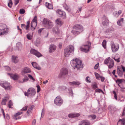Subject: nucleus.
<instances>
[{"mask_svg": "<svg viewBox=\"0 0 125 125\" xmlns=\"http://www.w3.org/2000/svg\"><path fill=\"white\" fill-rule=\"evenodd\" d=\"M118 84L122 89H125V80L123 79H118Z\"/></svg>", "mask_w": 125, "mask_h": 125, "instance_id": "nucleus-11", "label": "nucleus"}, {"mask_svg": "<svg viewBox=\"0 0 125 125\" xmlns=\"http://www.w3.org/2000/svg\"><path fill=\"white\" fill-rule=\"evenodd\" d=\"M12 61L14 63H16L18 61V60L17 56H13L12 57Z\"/></svg>", "mask_w": 125, "mask_h": 125, "instance_id": "nucleus-28", "label": "nucleus"}, {"mask_svg": "<svg viewBox=\"0 0 125 125\" xmlns=\"http://www.w3.org/2000/svg\"><path fill=\"white\" fill-rule=\"evenodd\" d=\"M118 74L120 76H122L123 74L122 71L120 70V69L118 68Z\"/></svg>", "mask_w": 125, "mask_h": 125, "instance_id": "nucleus-36", "label": "nucleus"}, {"mask_svg": "<svg viewBox=\"0 0 125 125\" xmlns=\"http://www.w3.org/2000/svg\"><path fill=\"white\" fill-rule=\"evenodd\" d=\"M52 31L54 33L57 34H59V33L60 30L57 26L54 27L52 29Z\"/></svg>", "mask_w": 125, "mask_h": 125, "instance_id": "nucleus-22", "label": "nucleus"}, {"mask_svg": "<svg viewBox=\"0 0 125 125\" xmlns=\"http://www.w3.org/2000/svg\"><path fill=\"white\" fill-rule=\"evenodd\" d=\"M123 23V18L120 19L118 21V25L121 26Z\"/></svg>", "mask_w": 125, "mask_h": 125, "instance_id": "nucleus-34", "label": "nucleus"}, {"mask_svg": "<svg viewBox=\"0 0 125 125\" xmlns=\"http://www.w3.org/2000/svg\"><path fill=\"white\" fill-rule=\"evenodd\" d=\"M32 64L33 67L35 68L38 69V70H40L41 69V68L38 66L36 62H32L31 63Z\"/></svg>", "mask_w": 125, "mask_h": 125, "instance_id": "nucleus-29", "label": "nucleus"}, {"mask_svg": "<svg viewBox=\"0 0 125 125\" xmlns=\"http://www.w3.org/2000/svg\"><path fill=\"white\" fill-rule=\"evenodd\" d=\"M54 103L56 105H61L62 104L63 101L59 96H58L54 100Z\"/></svg>", "mask_w": 125, "mask_h": 125, "instance_id": "nucleus-12", "label": "nucleus"}, {"mask_svg": "<svg viewBox=\"0 0 125 125\" xmlns=\"http://www.w3.org/2000/svg\"><path fill=\"white\" fill-rule=\"evenodd\" d=\"M8 74L10 75L11 78L14 80H16L18 78L19 75L16 73L14 74H10L9 73Z\"/></svg>", "mask_w": 125, "mask_h": 125, "instance_id": "nucleus-25", "label": "nucleus"}, {"mask_svg": "<svg viewBox=\"0 0 125 125\" xmlns=\"http://www.w3.org/2000/svg\"><path fill=\"white\" fill-rule=\"evenodd\" d=\"M92 87L94 89L98 88L97 85L96 84H93L92 85Z\"/></svg>", "mask_w": 125, "mask_h": 125, "instance_id": "nucleus-50", "label": "nucleus"}, {"mask_svg": "<svg viewBox=\"0 0 125 125\" xmlns=\"http://www.w3.org/2000/svg\"><path fill=\"white\" fill-rule=\"evenodd\" d=\"M0 85L4 88L5 90H10L11 88L10 83L7 82L1 81L0 83Z\"/></svg>", "mask_w": 125, "mask_h": 125, "instance_id": "nucleus-5", "label": "nucleus"}, {"mask_svg": "<svg viewBox=\"0 0 125 125\" xmlns=\"http://www.w3.org/2000/svg\"><path fill=\"white\" fill-rule=\"evenodd\" d=\"M109 63L108 66L109 69L111 68L114 66V62L112 59H111L110 57H108V59H106L104 60V63L106 64H107L108 63Z\"/></svg>", "mask_w": 125, "mask_h": 125, "instance_id": "nucleus-9", "label": "nucleus"}, {"mask_svg": "<svg viewBox=\"0 0 125 125\" xmlns=\"http://www.w3.org/2000/svg\"><path fill=\"white\" fill-rule=\"evenodd\" d=\"M91 117L92 119H95L96 118V116L95 115H91Z\"/></svg>", "mask_w": 125, "mask_h": 125, "instance_id": "nucleus-57", "label": "nucleus"}, {"mask_svg": "<svg viewBox=\"0 0 125 125\" xmlns=\"http://www.w3.org/2000/svg\"><path fill=\"white\" fill-rule=\"evenodd\" d=\"M74 47L72 45L67 47L64 50V55L66 57H68L71 53L73 52Z\"/></svg>", "mask_w": 125, "mask_h": 125, "instance_id": "nucleus-3", "label": "nucleus"}, {"mask_svg": "<svg viewBox=\"0 0 125 125\" xmlns=\"http://www.w3.org/2000/svg\"><path fill=\"white\" fill-rule=\"evenodd\" d=\"M111 45L112 52H116L117 51V49L114 43L111 42Z\"/></svg>", "mask_w": 125, "mask_h": 125, "instance_id": "nucleus-18", "label": "nucleus"}, {"mask_svg": "<svg viewBox=\"0 0 125 125\" xmlns=\"http://www.w3.org/2000/svg\"><path fill=\"white\" fill-rule=\"evenodd\" d=\"M9 31V29L6 28V25L5 24H0V35L7 33Z\"/></svg>", "mask_w": 125, "mask_h": 125, "instance_id": "nucleus-6", "label": "nucleus"}, {"mask_svg": "<svg viewBox=\"0 0 125 125\" xmlns=\"http://www.w3.org/2000/svg\"><path fill=\"white\" fill-rule=\"evenodd\" d=\"M91 43L87 42L86 43L83 45L80 48V49L81 51L85 52H88L89 51V48L91 47Z\"/></svg>", "mask_w": 125, "mask_h": 125, "instance_id": "nucleus-4", "label": "nucleus"}, {"mask_svg": "<svg viewBox=\"0 0 125 125\" xmlns=\"http://www.w3.org/2000/svg\"><path fill=\"white\" fill-rule=\"evenodd\" d=\"M63 6L67 11L70 12L71 10V8L69 6L67 5L66 3H64L63 4Z\"/></svg>", "mask_w": 125, "mask_h": 125, "instance_id": "nucleus-26", "label": "nucleus"}, {"mask_svg": "<svg viewBox=\"0 0 125 125\" xmlns=\"http://www.w3.org/2000/svg\"><path fill=\"white\" fill-rule=\"evenodd\" d=\"M113 94H114L115 98V99L117 100V96L116 95V93L115 92V91H113Z\"/></svg>", "mask_w": 125, "mask_h": 125, "instance_id": "nucleus-49", "label": "nucleus"}, {"mask_svg": "<svg viewBox=\"0 0 125 125\" xmlns=\"http://www.w3.org/2000/svg\"><path fill=\"white\" fill-rule=\"evenodd\" d=\"M100 78H101V81L102 82H103L105 79V78L102 76H101Z\"/></svg>", "mask_w": 125, "mask_h": 125, "instance_id": "nucleus-54", "label": "nucleus"}, {"mask_svg": "<svg viewBox=\"0 0 125 125\" xmlns=\"http://www.w3.org/2000/svg\"><path fill=\"white\" fill-rule=\"evenodd\" d=\"M30 52L31 53L35 55L36 56L38 57L42 56V55L39 52L33 49H31L30 51Z\"/></svg>", "mask_w": 125, "mask_h": 125, "instance_id": "nucleus-13", "label": "nucleus"}, {"mask_svg": "<svg viewBox=\"0 0 125 125\" xmlns=\"http://www.w3.org/2000/svg\"><path fill=\"white\" fill-rule=\"evenodd\" d=\"M19 0H15V5H16L19 2Z\"/></svg>", "mask_w": 125, "mask_h": 125, "instance_id": "nucleus-53", "label": "nucleus"}, {"mask_svg": "<svg viewBox=\"0 0 125 125\" xmlns=\"http://www.w3.org/2000/svg\"><path fill=\"white\" fill-rule=\"evenodd\" d=\"M89 76H88V77H87L86 78L85 80H86V81L88 83H90L91 82V81L89 80Z\"/></svg>", "mask_w": 125, "mask_h": 125, "instance_id": "nucleus-46", "label": "nucleus"}, {"mask_svg": "<svg viewBox=\"0 0 125 125\" xmlns=\"http://www.w3.org/2000/svg\"><path fill=\"white\" fill-rule=\"evenodd\" d=\"M28 106L27 105L25 106L24 107H23L21 109V111H26L27 109Z\"/></svg>", "mask_w": 125, "mask_h": 125, "instance_id": "nucleus-47", "label": "nucleus"}, {"mask_svg": "<svg viewBox=\"0 0 125 125\" xmlns=\"http://www.w3.org/2000/svg\"><path fill=\"white\" fill-rule=\"evenodd\" d=\"M22 113L21 112H20L16 113L13 116V118L15 120L20 119L21 118V117L19 115L22 114Z\"/></svg>", "mask_w": 125, "mask_h": 125, "instance_id": "nucleus-17", "label": "nucleus"}, {"mask_svg": "<svg viewBox=\"0 0 125 125\" xmlns=\"http://www.w3.org/2000/svg\"><path fill=\"white\" fill-rule=\"evenodd\" d=\"M106 41L105 40H104L102 42V46L105 49L106 48Z\"/></svg>", "mask_w": 125, "mask_h": 125, "instance_id": "nucleus-37", "label": "nucleus"}, {"mask_svg": "<svg viewBox=\"0 0 125 125\" xmlns=\"http://www.w3.org/2000/svg\"><path fill=\"white\" fill-rule=\"evenodd\" d=\"M33 24L32 22H31V30L32 31H33L35 29V27L37 26V25H36L35 24V25H33Z\"/></svg>", "mask_w": 125, "mask_h": 125, "instance_id": "nucleus-35", "label": "nucleus"}, {"mask_svg": "<svg viewBox=\"0 0 125 125\" xmlns=\"http://www.w3.org/2000/svg\"><path fill=\"white\" fill-rule=\"evenodd\" d=\"M36 92L35 89L33 88L29 89L27 92L24 93V94L26 96H33L35 94Z\"/></svg>", "mask_w": 125, "mask_h": 125, "instance_id": "nucleus-10", "label": "nucleus"}, {"mask_svg": "<svg viewBox=\"0 0 125 125\" xmlns=\"http://www.w3.org/2000/svg\"><path fill=\"white\" fill-rule=\"evenodd\" d=\"M118 123H120L121 124V125H125V118L120 119Z\"/></svg>", "mask_w": 125, "mask_h": 125, "instance_id": "nucleus-33", "label": "nucleus"}, {"mask_svg": "<svg viewBox=\"0 0 125 125\" xmlns=\"http://www.w3.org/2000/svg\"><path fill=\"white\" fill-rule=\"evenodd\" d=\"M9 96L8 95L5 96L4 98L2 99V101L1 102V104L3 105H6L7 101L9 100Z\"/></svg>", "mask_w": 125, "mask_h": 125, "instance_id": "nucleus-20", "label": "nucleus"}, {"mask_svg": "<svg viewBox=\"0 0 125 125\" xmlns=\"http://www.w3.org/2000/svg\"><path fill=\"white\" fill-rule=\"evenodd\" d=\"M56 46L54 44H51L50 45L49 49V52L50 53L54 52L56 50Z\"/></svg>", "mask_w": 125, "mask_h": 125, "instance_id": "nucleus-15", "label": "nucleus"}, {"mask_svg": "<svg viewBox=\"0 0 125 125\" xmlns=\"http://www.w3.org/2000/svg\"><path fill=\"white\" fill-rule=\"evenodd\" d=\"M36 121L35 119H34L32 122V125H35Z\"/></svg>", "mask_w": 125, "mask_h": 125, "instance_id": "nucleus-55", "label": "nucleus"}, {"mask_svg": "<svg viewBox=\"0 0 125 125\" xmlns=\"http://www.w3.org/2000/svg\"><path fill=\"white\" fill-rule=\"evenodd\" d=\"M24 78L22 80H21L19 81V83H23L25 82L28 81L29 80L28 77L26 75L24 76Z\"/></svg>", "mask_w": 125, "mask_h": 125, "instance_id": "nucleus-23", "label": "nucleus"}, {"mask_svg": "<svg viewBox=\"0 0 125 125\" xmlns=\"http://www.w3.org/2000/svg\"><path fill=\"white\" fill-rule=\"evenodd\" d=\"M122 68L124 72L125 71V67L123 66H122Z\"/></svg>", "mask_w": 125, "mask_h": 125, "instance_id": "nucleus-62", "label": "nucleus"}, {"mask_svg": "<svg viewBox=\"0 0 125 125\" xmlns=\"http://www.w3.org/2000/svg\"><path fill=\"white\" fill-rule=\"evenodd\" d=\"M44 111V109L43 108L42 109V113H41V117H42V116H43L44 115V113H43V112Z\"/></svg>", "mask_w": 125, "mask_h": 125, "instance_id": "nucleus-59", "label": "nucleus"}, {"mask_svg": "<svg viewBox=\"0 0 125 125\" xmlns=\"http://www.w3.org/2000/svg\"><path fill=\"white\" fill-rule=\"evenodd\" d=\"M20 13L21 14H23L25 12V10L23 9H21L20 10Z\"/></svg>", "mask_w": 125, "mask_h": 125, "instance_id": "nucleus-43", "label": "nucleus"}, {"mask_svg": "<svg viewBox=\"0 0 125 125\" xmlns=\"http://www.w3.org/2000/svg\"><path fill=\"white\" fill-rule=\"evenodd\" d=\"M99 63H97V64L95 65V66L94 67V69H96L98 68L99 66Z\"/></svg>", "mask_w": 125, "mask_h": 125, "instance_id": "nucleus-52", "label": "nucleus"}, {"mask_svg": "<svg viewBox=\"0 0 125 125\" xmlns=\"http://www.w3.org/2000/svg\"><path fill=\"white\" fill-rule=\"evenodd\" d=\"M96 92H101L102 91V90L101 89H96Z\"/></svg>", "mask_w": 125, "mask_h": 125, "instance_id": "nucleus-61", "label": "nucleus"}, {"mask_svg": "<svg viewBox=\"0 0 125 125\" xmlns=\"http://www.w3.org/2000/svg\"><path fill=\"white\" fill-rule=\"evenodd\" d=\"M56 24L60 26H61L63 23V21L60 19H57L55 21Z\"/></svg>", "mask_w": 125, "mask_h": 125, "instance_id": "nucleus-24", "label": "nucleus"}, {"mask_svg": "<svg viewBox=\"0 0 125 125\" xmlns=\"http://www.w3.org/2000/svg\"><path fill=\"white\" fill-rule=\"evenodd\" d=\"M125 115V106L124 107L123 110V112L121 115L122 116H124Z\"/></svg>", "mask_w": 125, "mask_h": 125, "instance_id": "nucleus-48", "label": "nucleus"}, {"mask_svg": "<svg viewBox=\"0 0 125 125\" xmlns=\"http://www.w3.org/2000/svg\"><path fill=\"white\" fill-rule=\"evenodd\" d=\"M59 47V48H61L62 46V44L61 43H59L58 45Z\"/></svg>", "mask_w": 125, "mask_h": 125, "instance_id": "nucleus-60", "label": "nucleus"}, {"mask_svg": "<svg viewBox=\"0 0 125 125\" xmlns=\"http://www.w3.org/2000/svg\"><path fill=\"white\" fill-rule=\"evenodd\" d=\"M43 23L48 29H51L53 26V23L50 20L46 18H44Z\"/></svg>", "mask_w": 125, "mask_h": 125, "instance_id": "nucleus-8", "label": "nucleus"}, {"mask_svg": "<svg viewBox=\"0 0 125 125\" xmlns=\"http://www.w3.org/2000/svg\"><path fill=\"white\" fill-rule=\"evenodd\" d=\"M12 4V3L11 0H10L9 2L8 3V6L10 7L11 8V5Z\"/></svg>", "mask_w": 125, "mask_h": 125, "instance_id": "nucleus-42", "label": "nucleus"}, {"mask_svg": "<svg viewBox=\"0 0 125 125\" xmlns=\"http://www.w3.org/2000/svg\"><path fill=\"white\" fill-rule=\"evenodd\" d=\"M13 105V103H12V101L10 100L9 103L8 104V106L10 108H11V106H12Z\"/></svg>", "mask_w": 125, "mask_h": 125, "instance_id": "nucleus-41", "label": "nucleus"}, {"mask_svg": "<svg viewBox=\"0 0 125 125\" xmlns=\"http://www.w3.org/2000/svg\"><path fill=\"white\" fill-rule=\"evenodd\" d=\"M6 116L7 118L8 119H10V117L8 115H6Z\"/></svg>", "mask_w": 125, "mask_h": 125, "instance_id": "nucleus-63", "label": "nucleus"}, {"mask_svg": "<svg viewBox=\"0 0 125 125\" xmlns=\"http://www.w3.org/2000/svg\"><path fill=\"white\" fill-rule=\"evenodd\" d=\"M94 74L96 79L97 80H99L100 78L101 77L100 76V75L99 74L96 73H95Z\"/></svg>", "mask_w": 125, "mask_h": 125, "instance_id": "nucleus-39", "label": "nucleus"}, {"mask_svg": "<svg viewBox=\"0 0 125 125\" xmlns=\"http://www.w3.org/2000/svg\"><path fill=\"white\" fill-rule=\"evenodd\" d=\"M90 122L87 120H83L81 121L79 123V125H90Z\"/></svg>", "mask_w": 125, "mask_h": 125, "instance_id": "nucleus-19", "label": "nucleus"}, {"mask_svg": "<svg viewBox=\"0 0 125 125\" xmlns=\"http://www.w3.org/2000/svg\"><path fill=\"white\" fill-rule=\"evenodd\" d=\"M68 73L67 69L66 68H62L59 74V77L60 78H64L67 76Z\"/></svg>", "mask_w": 125, "mask_h": 125, "instance_id": "nucleus-7", "label": "nucleus"}, {"mask_svg": "<svg viewBox=\"0 0 125 125\" xmlns=\"http://www.w3.org/2000/svg\"><path fill=\"white\" fill-rule=\"evenodd\" d=\"M104 17L105 19V20L103 22L102 24L104 25H107L108 24L109 20L105 16Z\"/></svg>", "mask_w": 125, "mask_h": 125, "instance_id": "nucleus-30", "label": "nucleus"}, {"mask_svg": "<svg viewBox=\"0 0 125 125\" xmlns=\"http://www.w3.org/2000/svg\"><path fill=\"white\" fill-rule=\"evenodd\" d=\"M5 68L6 70L7 71H9L10 70V68L8 66H5Z\"/></svg>", "mask_w": 125, "mask_h": 125, "instance_id": "nucleus-45", "label": "nucleus"}, {"mask_svg": "<svg viewBox=\"0 0 125 125\" xmlns=\"http://www.w3.org/2000/svg\"><path fill=\"white\" fill-rule=\"evenodd\" d=\"M30 23V21H28L27 22V25L26 26H25L26 28L25 29L26 30H28L29 29V25Z\"/></svg>", "mask_w": 125, "mask_h": 125, "instance_id": "nucleus-40", "label": "nucleus"}, {"mask_svg": "<svg viewBox=\"0 0 125 125\" xmlns=\"http://www.w3.org/2000/svg\"><path fill=\"white\" fill-rule=\"evenodd\" d=\"M57 12L59 14L60 16L62 18H64L66 17V13L60 10H58L57 11Z\"/></svg>", "mask_w": 125, "mask_h": 125, "instance_id": "nucleus-16", "label": "nucleus"}, {"mask_svg": "<svg viewBox=\"0 0 125 125\" xmlns=\"http://www.w3.org/2000/svg\"><path fill=\"white\" fill-rule=\"evenodd\" d=\"M27 38L29 40H31V39L32 37L30 34H28L27 35Z\"/></svg>", "mask_w": 125, "mask_h": 125, "instance_id": "nucleus-44", "label": "nucleus"}, {"mask_svg": "<svg viewBox=\"0 0 125 125\" xmlns=\"http://www.w3.org/2000/svg\"><path fill=\"white\" fill-rule=\"evenodd\" d=\"M79 115H80L78 113H71L68 116L70 118H73L74 117H78Z\"/></svg>", "mask_w": 125, "mask_h": 125, "instance_id": "nucleus-21", "label": "nucleus"}, {"mask_svg": "<svg viewBox=\"0 0 125 125\" xmlns=\"http://www.w3.org/2000/svg\"><path fill=\"white\" fill-rule=\"evenodd\" d=\"M37 92L38 93L40 91V86L38 85L37 86Z\"/></svg>", "mask_w": 125, "mask_h": 125, "instance_id": "nucleus-51", "label": "nucleus"}, {"mask_svg": "<svg viewBox=\"0 0 125 125\" xmlns=\"http://www.w3.org/2000/svg\"><path fill=\"white\" fill-rule=\"evenodd\" d=\"M69 83L71 85H72V86H74V85H79L80 84V83L78 82H75V81H73L72 82H69Z\"/></svg>", "mask_w": 125, "mask_h": 125, "instance_id": "nucleus-32", "label": "nucleus"}, {"mask_svg": "<svg viewBox=\"0 0 125 125\" xmlns=\"http://www.w3.org/2000/svg\"><path fill=\"white\" fill-rule=\"evenodd\" d=\"M28 76L30 80L32 81L33 82L35 81V80L31 75L30 74H28Z\"/></svg>", "mask_w": 125, "mask_h": 125, "instance_id": "nucleus-38", "label": "nucleus"}, {"mask_svg": "<svg viewBox=\"0 0 125 125\" xmlns=\"http://www.w3.org/2000/svg\"><path fill=\"white\" fill-rule=\"evenodd\" d=\"M31 72L30 69L28 67H25L24 68L22 69L21 72V74L22 75H23L26 73H29Z\"/></svg>", "mask_w": 125, "mask_h": 125, "instance_id": "nucleus-14", "label": "nucleus"}, {"mask_svg": "<svg viewBox=\"0 0 125 125\" xmlns=\"http://www.w3.org/2000/svg\"><path fill=\"white\" fill-rule=\"evenodd\" d=\"M82 8L81 7V8H79V11L78 10H77V12H79V11H81V10H82Z\"/></svg>", "mask_w": 125, "mask_h": 125, "instance_id": "nucleus-64", "label": "nucleus"}, {"mask_svg": "<svg viewBox=\"0 0 125 125\" xmlns=\"http://www.w3.org/2000/svg\"><path fill=\"white\" fill-rule=\"evenodd\" d=\"M45 6L49 9H53V7L52 5L47 2H46L45 3Z\"/></svg>", "mask_w": 125, "mask_h": 125, "instance_id": "nucleus-27", "label": "nucleus"}, {"mask_svg": "<svg viewBox=\"0 0 125 125\" xmlns=\"http://www.w3.org/2000/svg\"><path fill=\"white\" fill-rule=\"evenodd\" d=\"M43 29V28H42L41 29H39L38 31V33H40L42 31Z\"/></svg>", "mask_w": 125, "mask_h": 125, "instance_id": "nucleus-58", "label": "nucleus"}, {"mask_svg": "<svg viewBox=\"0 0 125 125\" xmlns=\"http://www.w3.org/2000/svg\"><path fill=\"white\" fill-rule=\"evenodd\" d=\"M21 28L22 29H24L25 27H25V24H21Z\"/></svg>", "mask_w": 125, "mask_h": 125, "instance_id": "nucleus-56", "label": "nucleus"}, {"mask_svg": "<svg viewBox=\"0 0 125 125\" xmlns=\"http://www.w3.org/2000/svg\"><path fill=\"white\" fill-rule=\"evenodd\" d=\"M83 28L80 25H76L73 27V30L72 32L73 34L77 35L83 31Z\"/></svg>", "mask_w": 125, "mask_h": 125, "instance_id": "nucleus-2", "label": "nucleus"}, {"mask_svg": "<svg viewBox=\"0 0 125 125\" xmlns=\"http://www.w3.org/2000/svg\"><path fill=\"white\" fill-rule=\"evenodd\" d=\"M31 22H33V24H34V23L36 25H37V16H35L33 19L32 21Z\"/></svg>", "mask_w": 125, "mask_h": 125, "instance_id": "nucleus-31", "label": "nucleus"}, {"mask_svg": "<svg viewBox=\"0 0 125 125\" xmlns=\"http://www.w3.org/2000/svg\"><path fill=\"white\" fill-rule=\"evenodd\" d=\"M70 63L71 66L75 69H79L82 66V61L77 58L71 61Z\"/></svg>", "mask_w": 125, "mask_h": 125, "instance_id": "nucleus-1", "label": "nucleus"}]
</instances>
